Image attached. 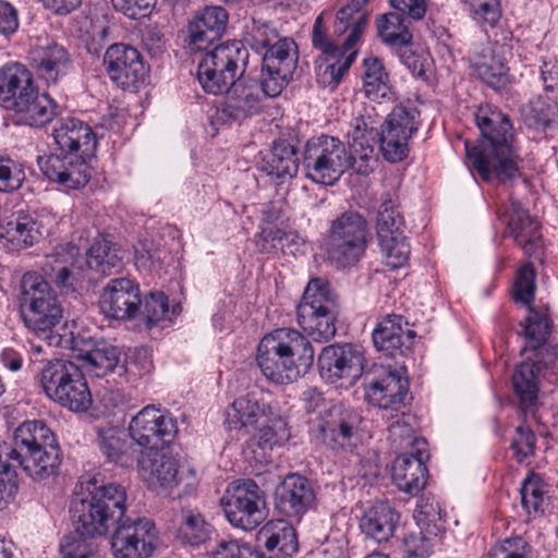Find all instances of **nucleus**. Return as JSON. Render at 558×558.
I'll return each instance as SVG.
<instances>
[{
  "label": "nucleus",
  "mask_w": 558,
  "mask_h": 558,
  "mask_svg": "<svg viewBox=\"0 0 558 558\" xmlns=\"http://www.w3.org/2000/svg\"><path fill=\"white\" fill-rule=\"evenodd\" d=\"M364 380L365 397L372 405L390 411H400L404 408L409 395L404 362L395 368L390 365L374 366L373 372L367 374Z\"/></svg>",
  "instance_id": "ddd939ff"
},
{
  "label": "nucleus",
  "mask_w": 558,
  "mask_h": 558,
  "mask_svg": "<svg viewBox=\"0 0 558 558\" xmlns=\"http://www.w3.org/2000/svg\"><path fill=\"white\" fill-rule=\"evenodd\" d=\"M37 86L26 65L12 62L0 68V105L11 111Z\"/></svg>",
  "instance_id": "2f4dec72"
},
{
  "label": "nucleus",
  "mask_w": 558,
  "mask_h": 558,
  "mask_svg": "<svg viewBox=\"0 0 558 558\" xmlns=\"http://www.w3.org/2000/svg\"><path fill=\"white\" fill-rule=\"evenodd\" d=\"M315 492L310 481L299 474H289L277 486L275 504L289 518H301L315 505Z\"/></svg>",
  "instance_id": "cd10ccee"
},
{
  "label": "nucleus",
  "mask_w": 558,
  "mask_h": 558,
  "mask_svg": "<svg viewBox=\"0 0 558 558\" xmlns=\"http://www.w3.org/2000/svg\"><path fill=\"white\" fill-rule=\"evenodd\" d=\"M214 526L194 509H182L178 514L177 536L183 543L198 546L210 539Z\"/></svg>",
  "instance_id": "37998d69"
},
{
  "label": "nucleus",
  "mask_w": 558,
  "mask_h": 558,
  "mask_svg": "<svg viewBox=\"0 0 558 558\" xmlns=\"http://www.w3.org/2000/svg\"><path fill=\"white\" fill-rule=\"evenodd\" d=\"M130 436L134 442L150 451L160 444H170L178 427L173 417L155 407H145L131 421Z\"/></svg>",
  "instance_id": "aec40b11"
},
{
  "label": "nucleus",
  "mask_w": 558,
  "mask_h": 558,
  "mask_svg": "<svg viewBox=\"0 0 558 558\" xmlns=\"http://www.w3.org/2000/svg\"><path fill=\"white\" fill-rule=\"evenodd\" d=\"M409 21L396 11L381 14L376 21L378 36L389 47L408 46L412 41Z\"/></svg>",
  "instance_id": "a18cd8bd"
},
{
  "label": "nucleus",
  "mask_w": 558,
  "mask_h": 558,
  "mask_svg": "<svg viewBox=\"0 0 558 558\" xmlns=\"http://www.w3.org/2000/svg\"><path fill=\"white\" fill-rule=\"evenodd\" d=\"M347 140L353 169L359 174H369L377 161L375 147L380 144V133L371 117H354L349 123Z\"/></svg>",
  "instance_id": "4be33fe9"
},
{
  "label": "nucleus",
  "mask_w": 558,
  "mask_h": 558,
  "mask_svg": "<svg viewBox=\"0 0 558 558\" xmlns=\"http://www.w3.org/2000/svg\"><path fill=\"white\" fill-rule=\"evenodd\" d=\"M13 440V446L0 442V508L19 489L17 466L34 481H43L56 474L61 464L60 447L44 422L21 424L14 432Z\"/></svg>",
  "instance_id": "f03ea898"
},
{
  "label": "nucleus",
  "mask_w": 558,
  "mask_h": 558,
  "mask_svg": "<svg viewBox=\"0 0 558 558\" xmlns=\"http://www.w3.org/2000/svg\"><path fill=\"white\" fill-rule=\"evenodd\" d=\"M141 471L147 475L151 484H159L165 488L178 485L179 465L177 460L160 451H149L146 457L138 460Z\"/></svg>",
  "instance_id": "a19ab883"
},
{
  "label": "nucleus",
  "mask_w": 558,
  "mask_h": 558,
  "mask_svg": "<svg viewBox=\"0 0 558 558\" xmlns=\"http://www.w3.org/2000/svg\"><path fill=\"white\" fill-rule=\"evenodd\" d=\"M125 500L123 486L89 477L76 485L70 513L89 535L102 536L113 529L110 544L114 558H149L157 546V529L149 519L125 518Z\"/></svg>",
  "instance_id": "f257e3e1"
},
{
  "label": "nucleus",
  "mask_w": 558,
  "mask_h": 558,
  "mask_svg": "<svg viewBox=\"0 0 558 558\" xmlns=\"http://www.w3.org/2000/svg\"><path fill=\"white\" fill-rule=\"evenodd\" d=\"M433 541L423 531L410 533L403 542L404 558H428Z\"/></svg>",
  "instance_id": "0e129e2a"
},
{
  "label": "nucleus",
  "mask_w": 558,
  "mask_h": 558,
  "mask_svg": "<svg viewBox=\"0 0 558 558\" xmlns=\"http://www.w3.org/2000/svg\"><path fill=\"white\" fill-rule=\"evenodd\" d=\"M361 423L359 411L341 403L333 404L318 424L316 438L332 450L350 447Z\"/></svg>",
  "instance_id": "412c9836"
},
{
  "label": "nucleus",
  "mask_w": 558,
  "mask_h": 558,
  "mask_svg": "<svg viewBox=\"0 0 558 558\" xmlns=\"http://www.w3.org/2000/svg\"><path fill=\"white\" fill-rule=\"evenodd\" d=\"M415 331L401 315H386L373 331L376 349L387 356H407L413 345Z\"/></svg>",
  "instance_id": "c85d7f7f"
},
{
  "label": "nucleus",
  "mask_w": 558,
  "mask_h": 558,
  "mask_svg": "<svg viewBox=\"0 0 558 558\" xmlns=\"http://www.w3.org/2000/svg\"><path fill=\"white\" fill-rule=\"evenodd\" d=\"M20 312L25 327L46 340L52 338L63 317L61 303L48 281L29 272L21 281Z\"/></svg>",
  "instance_id": "423d86ee"
},
{
  "label": "nucleus",
  "mask_w": 558,
  "mask_h": 558,
  "mask_svg": "<svg viewBox=\"0 0 558 558\" xmlns=\"http://www.w3.org/2000/svg\"><path fill=\"white\" fill-rule=\"evenodd\" d=\"M213 558H275L239 539H221L211 551Z\"/></svg>",
  "instance_id": "6e6d98bb"
},
{
  "label": "nucleus",
  "mask_w": 558,
  "mask_h": 558,
  "mask_svg": "<svg viewBox=\"0 0 558 558\" xmlns=\"http://www.w3.org/2000/svg\"><path fill=\"white\" fill-rule=\"evenodd\" d=\"M31 65L39 80L45 81L48 85L57 84L68 74L71 68V58L62 45L52 43L33 50Z\"/></svg>",
  "instance_id": "473e14b6"
},
{
  "label": "nucleus",
  "mask_w": 558,
  "mask_h": 558,
  "mask_svg": "<svg viewBox=\"0 0 558 558\" xmlns=\"http://www.w3.org/2000/svg\"><path fill=\"white\" fill-rule=\"evenodd\" d=\"M37 165L47 180L64 189L83 187L90 178L87 161L68 153L38 156Z\"/></svg>",
  "instance_id": "5701e85b"
},
{
  "label": "nucleus",
  "mask_w": 558,
  "mask_h": 558,
  "mask_svg": "<svg viewBox=\"0 0 558 558\" xmlns=\"http://www.w3.org/2000/svg\"><path fill=\"white\" fill-rule=\"evenodd\" d=\"M364 356L353 344L329 345L318 356L322 377L330 384L351 386L363 374Z\"/></svg>",
  "instance_id": "a211bd4d"
},
{
  "label": "nucleus",
  "mask_w": 558,
  "mask_h": 558,
  "mask_svg": "<svg viewBox=\"0 0 558 558\" xmlns=\"http://www.w3.org/2000/svg\"><path fill=\"white\" fill-rule=\"evenodd\" d=\"M535 360L529 359L518 365L512 374V386L524 411L533 410L538 403L539 376L543 368L554 367L558 360V347L536 350Z\"/></svg>",
  "instance_id": "f3484780"
},
{
  "label": "nucleus",
  "mask_w": 558,
  "mask_h": 558,
  "mask_svg": "<svg viewBox=\"0 0 558 558\" xmlns=\"http://www.w3.org/2000/svg\"><path fill=\"white\" fill-rule=\"evenodd\" d=\"M535 295V270L531 264L523 265L517 274L514 300L531 305Z\"/></svg>",
  "instance_id": "052dcab7"
},
{
  "label": "nucleus",
  "mask_w": 558,
  "mask_h": 558,
  "mask_svg": "<svg viewBox=\"0 0 558 558\" xmlns=\"http://www.w3.org/2000/svg\"><path fill=\"white\" fill-rule=\"evenodd\" d=\"M363 86L369 99L386 98L391 93L389 74L380 59L368 57L363 60Z\"/></svg>",
  "instance_id": "09e8293b"
},
{
  "label": "nucleus",
  "mask_w": 558,
  "mask_h": 558,
  "mask_svg": "<svg viewBox=\"0 0 558 558\" xmlns=\"http://www.w3.org/2000/svg\"><path fill=\"white\" fill-rule=\"evenodd\" d=\"M52 137L61 153L82 157L86 161L94 156L97 147L92 128L74 117L59 118L52 128Z\"/></svg>",
  "instance_id": "b1692460"
},
{
  "label": "nucleus",
  "mask_w": 558,
  "mask_h": 558,
  "mask_svg": "<svg viewBox=\"0 0 558 558\" xmlns=\"http://www.w3.org/2000/svg\"><path fill=\"white\" fill-rule=\"evenodd\" d=\"M97 444L109 462L130 466L135 459V450L124 432L117 427H98Z\"/></svg>",
  "instance_id": "ea45409f"
},
{
  "label": "nucleus",
  "mask_w": 558,
  "mask_h": 558,
  "mask_svg": "<svg viewBox=\"0 0 558 558\" xmlns=\"http://www.w3.org/2000/svg\"><path fill=\"white\" fill-rule=\"evenodd\" d=\"M299 51L293 39L283 37L265 51L260 73L263 94L279 96L292 80L298 66Z\"/></svg>",
  "instance_id": "4468645a"
},
{
  "label": "nucleus",
  "mask_w": 558,
  "mask_h": 558,
  "mask_svg": "<svg viewBox=\"0 0 558 558\" xmlns=\"http://www.w3.org/2000/svg\"><path fill=\"white\" fill-rule=\"evenodd\" d=\"M260 170L283 184L292 180L299 170L295 147L287 141L275 142L271 149L263 157Z\"/></svg>",
  "instance_id": "e433bc0d"
},
{
  "label": "nucleus",
  "mask_w": 558,
  "mask_h": 558,
  "mask_svg": "<svg viewBox=\"0 0 558 558\" xmlns=\"http://www.w3.org/2000/svg\"><path fill=\"white\" fill-rule=\"evenodd\" d=\"M338 312V295L330 282L322 277L312 278L296 307L299 326L314 341H329L336 335Z\"/></svg>",
  "instance_id": "0eeeda50"
},
{
  "label": "nucleus",
  "mask_w": 558,
  "mask_h": 558,
  "mask_svg": "<svg viewBox=\"0 0 558 558\" xmlns=\"http://www.w3.org/2000/svg\"><path fill=\"white\" fill-rule=\"evenodd\" d=\"M282 37L269 22L253 19L245 27L244 39L256 52L267 51Z\"/></svg>",
  "instance_id": "603ef678"
},
{
  "label": "nucleus",
  "mask_w": 558,
  "mask_h": 558,
  "mask_svg": "<svg viewBox=\"0 0 558 558\" xmlns=\"http://www.w3.org/2000/svg\"><path fill=\"white\" fill-rule=\"evenodd\" d=\"M303 166L306 177L313 182L332 185L348 169H353V161L343 142L323 134L306 142Z\"/></svg>",
  "instance_id": "9d476101"
},
{
  "label": "nucleus",
  "mask_w": 558,
  "mask_h": 558,
  "mask_svg": "<svg viewBox=\"0 0 558 558\" xmlns=\"http://www.w3.org/2000/svg\"><path fill=\"white\" fill-rule=\"evenodd\" d=\"M258 537L264 541L270 557L290 558L299 549L298 536L294 527L284 520L267 522L258 532Z\"/></svg>",
  "instance_id": "4c0bfd02"
},
{
  "label": "nucleus",
  "mask_w": 558,
  "mask_h": 558,
  "mask_svg": "<svg viewBox=\"0 0 558 558\" xmlns=\"http://www.w3.org/2000/svg\"><path fill=\"white\" fill-rule=\"evenodd\" d=\"M221 505L227 520L244 531L256 529L267 517L264 492L252 480L232 483Z\"/></svg>",
  "instance_id": "9b49d317"
},
{
  "label": "nucleus",
  "mask_w": 558,
  "mask_h": 558,
  "mask_svg": "<svg viewBox=\"0 0 558 558\" xmlns=\"http://www.w3.org/2000/svg\"><path fill=\"white\" fill-rule=\"evenodd\" d=\"M75 245L68 243L56 248V251L46 256L41 270L61 291H74L75 278L69 269L68 264L77 254Z\"/></svg>",
  "instance_id": "58836bf2"
},
{
  "label": "nucleus",
  "mask_w": 558,
  "mask_h": 558,
  "mask_svg": "<svg viewBox=\"0 0 558 558\" xmlns=\"http://www.w3.org/2000/svg\"><path fill=\"white\" fill-rule=\"evenodd\" d=\"M288 435L286 423L278 418L274 421L271 426L266 425L259 428L256 435V444L263 450L272 449L275 446L281 445Z\"/></svg>",
  "instance_id": "69168bd1"
},
{
  "label": "nucleus",
  "mask_w": 558,
  "mask_h": 558,
  "mask_svg": "<svg viewBox=\"0 0 558 558\" xmlns=\"http://www.w3.org/2000/svg\"><path fill=\"white\" fill-rule=\"evenodd\" d=\"M536 436L529 425L525 423L520 424L515 428V435L511 441V450L513 457L519 463L535 452Z\"/></svg>",
  "instance_id": "680f3d73"
},
{
  "label": "nucleus",
  "mask_w": 558,
  "mask_h": 558,
  "mask_svg": "<svg viewBox=\"0 0 558 558\" xmlns=\"http://www.w3.org/2000/svg\"><path fill=\"white\" fill-rule=\"evenodd\" d=\"M40 232L36 221L28 216L10 219L5 226L0 223V240H5L13 250L27 248L36 243Z\"/></svg>",
  "instance_id": "c03bdc74"
},
{
  "label": "nucleus",
  "mask_w": 558,
  "mask_h": 558,
  "mask_svg": "<svg viewBox=\"0 0 558 558\" xmlns=\"http://www.w3.org/2000/svg\"><path fill=\"white\" fill-rule=\"evenodd\" d=\"M420 111L414 107L396 106L381 126L380 150L389 162L403 160L409 153V140L418 129Z\"/></svg>",
  "instance_id": "dca6fc26"
},
{
  "label": "nucleus",
  "mask_w": 558,
  "mask_h": 558,
  "mask_svg": "<svg viewBox=\"0 0 558 558\" xmlns=\"http://www.w3.org/2000/svg\"><path fill=\"white\" fill-rule=\"evenodd\" d=\"M248 52L241 41H227L207 51L198 61L197 80L206 93L221 95L243 75Z\"/></svg>",
  "instance_id": "1a4fd4ad"
},
{
  "label": "nucleus",
  "mask_w": 558,
  "mask_h": 558,
  "mask_svg": "<svg viewBox=\"0 0 558 558\" xmlns=\"http://www.w3.org/2000/svg\"><path fill=\"white\" fill-rule=\"evenodd\" d=\"M368 241L367 219L360 211L349 209L329 221L323 238V250L330 264L338 269H344L360 262Z\"/></svg>",
  "instance_id": "39448f33"
},
{
  "label": "nucleus",
  "mask_w": 558,
  "mask_h": 558,
  "mask_svg": "<svg viewBox=\"0 0 558 558\" xmlns=\"http://www.w3.org/2000/svg\"><path fill=\"white\" fill-rule=\"evenodd\" d=\"M59 109L58 104L48 94L39 93L36 87L11 111L14 113L16 123L41 128L59 114Z\"/></svg>",
  "instance_id": "c9c22d12"
},
{
  "label": "nucleus",
  "mask_w": 558,
  "mask_h": 558,
  "mask_svg": "<svg viewBox=\"0 0 558 558\" xmlns=\"http://www.w3.org/2000/svg\"><path fill=\"white\" fill-rule=\"evenodd\" d=\"M415 519L425 524H437L441 521V507L433 496H421L415 509Z\"/></svg>",
  "instance_id": "774afa93"
},
{
  "label": "nucleus",
  "mask_w": 558,
  "mask_h": 558,
  "mask_svg": "<svg viewBox=\"0 0 558 558\" xmlns=\"http://www.w3.org/2000/svg\"><path fill=\"white\" fill-rule=\"evenodd\" d=\"M400 523V513L388 502L368 507L360 519L361 532L377 543L388 542Z\"/></svg>",
  "instance_id": "f704fd0d"
},
{
  "label": "nucleus",
  "mask_w": 558,
  "mask_h": 558,
  "mask_svg": "<svg viewBox=\"0 0 558 558\" xmlns=\"http://www.w3.org/2000/svg\"><path fill=\"white\" fill-rule=\"evenodd\" d=\"M40 385L49 399L72 412H86L93 403L82 371L68 360L49 361L41 369Z\"/></svg>",
  "instance_id": "6e6552de"
},
{
  "label": "nucleus",
  "mask_w": 558,
  "mask_h": 558,
  "mask_svg": "<svg viewBox=\"0 0 558 558\" xmlns=\"http://www.w3.org/2000/svg\"><path fill=\"white\" fill-rule=\"evenodd\" d=\"M525 347L522 352L530 349L536 351L544 347L550 333L551 324L548 316L530 307V313L522 324Z\"/></svg>",
  "instance_id": "8fccbe9b"
},
{
  "label": "nucleus",
  "mask_w": 558,
  "mask_h": 558,
  "mask_svg": "<svg viewBox=\"0 0 558 558\" xmlns=\"http://www.w3.org/2000/svg\"><path fill=\"white\" fill-rule=\"evenodd\" d=\"M82 360L87 372L96 377H102L109 373L119 374L121 352L117 347L102 342L82 355Z\"/></svg>",
  "instance_id": "49530a36"
},
{
  "label": "nucleus",
  "mask_w": 558,
  "mask_h": 558,
  "mask_svg": "<svg viewBox=\"0 0 558 558\" xmlns=\"http://www.w3.org/2000/svg\"><path fill=\"white\" fill-rule=\"evenodd\" d=\"M71 518L75 524V531L62 538L60 543L61 558H92L95 551L92 537L95 535L81 531L80 522L72 514Z\"/></svg>",
  "instance_id": "3c124183"
},
{
  "label": "nucleus",
  "mask_w": 558,
  "mask_h": 558,
  "mask_svg": "<svg viewBox=\"0 0 558 558\" xmlns=\"http://www.w3.org/2000/svg\"><path fill=\"white\" fill-rule=\"evenodd\" d=\"M404 219L391 198L383 201L377 214L376 230L381 252L391 268L404 266L410 256V245L403 234Z\"/></svg>",
  "instance_id": "2eb2a0df"
},
{
  "label": "nucleus",
  "mask_w": 558,
  "mask_h": 558,
  "mask_svg": "<svg viewBox=\"0 0 558 558\" xmlns=\"http://www.w3.org/2000/svg\"><path fill=\"white\" fill-rule=\"evenodd\" d=\"M104 65L111 81L124 90L136 92L147 76L141 53L125 44L110 45L104 54Z\"/></svg>",
  "instance_id": "6ab92c4d"
},
{
  "label": "nucleus",
  "mask_w": 558,
  "mask_h": 558,
  "mask_svg": "<svg viewBox=\"0 0 558 558\" xmlns=\"http://www.w3.org/2000/svg\"><path fill=\"white\" fill-rule=\"evenodd\" d=\"M506 47L497 41H487L472 52V68L475 76L495 90L509 84Z\"/></svg>",
  "instance_id": "bb28decb"
},
{
  "label": "nucleus",
  "mask_w": 558,
  "mask_h": 558,
  "mask_svg": "<svg viewBox=\"0 0 558 558\" xmlns=\"http://www.w3.org/2000/svg\"><path fill=\"white\" fill-rule=\"evenodd\" d=\"M24 173L20 166L9 157L0 155V192H13L21 187Z\"/></svg>",
  "instance_id": "e2e57ef3"
},
{
  "label": "nucleus",
  "mask_w": 558,
  "mask_h": 558,
  "mask_svg": "<svg viewBox=\"0 0 558 558\" xmlns=\"http://www.w3.org/2000/svg\"><path fill=\"white\" fill-rule=\"evenodd\" d=\"M473 19L483 25L494 27L501 17L500 0H463Z\"/></svg>",
  "instance_id": "bf43d9fd"
},
{
  "label": "nucleus",
  "mask_w": 558,
  "mask_h": 558,
  "mask_svg": "<svg viewBox=\"0 0 558 558\" xmlns=\"http://www.w3.org/2000/svg\"><path fill=\"white\" fill-rule=\"evenodd\" d=\"M544 494L545 489L542 478L531 473L521 485L520 495L522 507L529 513L539 511L544 501Z\"/></svg>",
  "instance_id": "13d9d810"
},
{
  "label": "nucleus",
  "mask_w": 558,
  "mask_h": 558,
  "mask_svg": "<svg viewBox=\"0 0 558 558\" xmlns=\"http://www.w3.org/2000/svg\"><path fill=\"white\" fill-rule=\"evenodd\" d=\"M527 543L520 536L506 538L489 551V558H526Z\"/></svg>",
  "instance_id": "338daca9"
},
{
  "label": "nucleus",
  "mask_w": 558,
  "mask_h": 558,
  "mask_svg": "<svg viewBox=\"0 0 558 558\" xmlns=\"http://www.w3.org/2000/svg\"><path fill=\"white\" fill-rule=\"evenodd\" d=\"M482 141L478 145L465 142L466 158L484 181L496 178L500 182L519 174V156L513 147L514 133L508 116L489 106L475 113Z\"/></svg>",
  "instance_id": "7ed1b4c3"
},
{
  "label": "nucleus",
  "mask_w": 558,
  "mask_h": 558,
  "mask_svg": "<svg viewBox=\"0 0 558 558\" xmlns=\"http://www.w3.org/2000/svg\"><path fill=\"white\" fill-rule=\"evenodd\" d=\"M86 255L87 266L105 276L119 268L122 262L120 250L104 236L95 239Z\"/></svg>",
  "instance_id": "de8ad7c7"
},
{
  "label": "nucleus",
  "mask_w": 558,
  "mask_h": 558,
  "mask_svg": "<svg viewBox=\"0 0 558 558\" xmlns=\"http://www.w3.org/2000/svg\"><path fill=\"white\" fill-rule=\"evenodd\" d=\"M312 44L314 48L320 50L327 58L335 59V62L344 60V57L348 54V52H342V45L338 46L328 37L323 14H319L315 20L312 31Z\"/></svg>",
  "instance_id": "4d7b16f0"
},
{
  "label": "nucleus",
  "mask_w": 558,
  "mask_h": 558,
  "mask_svg": "<svg viewBox=\"0 0 558 558\" xmlns=\"http://www.w3.org/2000/svg\"><path fill=\"white\" fill-rule=\"evenodd\" d=\"M169 314L168 298L163 292H150L144 300L140 298V308L136 317L142 320L147 328H153L159 322H162Z\"/></svg>",
  "instance_id": "864d4df0"
},
{
  "label": "nucleus",
  "mask_w": 558,
  "mask_h": 558,
  "mask_svg": "<svg viewBox=\"0 0 558 558\" xmlns=\"http://www.w3.org/2000/svg\"><path fill=\"white\" fill-rule=\"evenodd\" d=\"M229 20L222 7H206L189 23V46L192 50L205 51L226 33Z\"/></svg>",
  "instance_id": "7c9ffc66"
},
{
  "label": "nucleus",
  "mask_w": 558,
  "mask_h": 558,
  "mask_svg": "<svg viewBox=\"0 0 558 558\" xmlns=\"http://www.w3.org/2000/svg\"><path fill=\"white\" fill-rule=\"evenodd\" d=\"M427 457L425 449L418 448L415 454H401L396 458L392 480L400 490L416 495L424 488L427 482V468L424 461Z\"/></svg>",
  "instance_id": "72a5a7b5"
},
{
  "label": "nucleus",
  "mask_w": 558,
  "mask_h": 558,
  "mask_svg": "<svg viewBox=\"0 0 558 558\" xmlns=\"http://www.w3.org/2000/svg\"><path fill=\"white\" fill-rule=\"evenodd\" d=\"M256 363L269 383L288 385L311 369L314 363V349L298 330L280 328L260 340L256 351Z\"/></svg>",
  "instance_id": "20e7f679"
},
{
  "label": "nucleus",
  "mask_w": 558,
  "mask_h": 558,
  "mask_svg": "<svg viewBox=\"0 0 558 558\" xmlns=\"http://www.w3.org/2000/svg\"><path fill=\"white\" fill-rule=\"evenodd\" d=\"M501 219L506 221V234L522 247L529 257L538 258L543 251V238L538 221L518 202H511Z\"/></svg>",
  "instance_id": "a878e982"
},
{
  "label": "nucleus",
  "mask_w": 558,
  "mask_h": 558,
  "mask_svg": "<svg viewBox=\"0 0 558 558\" xmlns=\"http://www.w3.org/2000/svg\"><path fill=\"white\" fill-rule=\"evenodd\" d=\"M140 288L128 278L111 279L100 296L102 313L114 319H132L140 308Z\"/></svg>",
  "instance_id": "c756f323"
},
{
  "label": "nucleus",
  "mask_w": 558,
  "mask_h": 558,
  "mask_svg": "<svg viewBox=\"0 0 558 558\" xmlns=\"http://www.w3.org/2000/svg\"><path fill=\"white\" fill-rule=\"evenodd\" d=\"M151 369V361L145 349H135L130 352L119 366V377L129 383L141 378Z\"/></svg>",
  "instance_id": "5fc2aeb1"
},
{
  "label": "nucleus",
  "mask_w": 558,
  "mask_h": 558,
  "mask_svg": "<svg viewBox=\"0 0 558 558\" xmlns=\"http://www.w3.org/2000/svg\"><path fill=\"white\" fill-rule=\"evenodd\" d=\"M225 93L227 96L221 109V119L243 121L262 109L260 80L240 75Z\"/></svg>",
  "instance_id": "393cba45"
},
{
  "label": "nucleus",
  "mask_w": 558,
  "mask_h": 558,
  "mask_svg": "<svg viewBox=\"0 0 558 558\" xmlns=\"http://www.w3.org/2000/svg\"><path fill=\"white\" fill-rule=\"evenodd\" d=\"M367 21L368 14L363 11L361 5L355 4V2L351 0L337 12L335 33L342 35L351 28L349 36L342 44V52H348V54L344 57V60H339L338 62L328 64L325 70L318 74L319 83L330 86L331 88L339 85L344 74L355 60L357 50L354 47L363 34Z\"/></svg>",
  "instance_id": "f8f14e48"
},
{
  "label": "nucleus",
  "mask_w": 558,
  "mask_h": 558,
  "mask_svg": "<svg viewBox=\"0 0 558 558\" xmlns=\"http://www.w3.org/2000/svg\"><path fill=\"white\" fill-rule=\"evenodd\" d=\"M267 405L258 393L251 391L233 401L231 410L227 412V422L230 428H242L255 425L266 415Z\"/></svg>",
  "instance_id": "79ce46f5"
}]
</instances>
